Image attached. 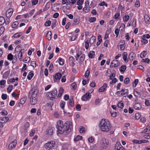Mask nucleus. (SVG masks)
Returning <instances> with one entry per match:
<instances>
[{"label": "nucleus", "instance_id": "nucleus-1", "mask_svg": "<svg viewBox=\"0 0 150 150\" xmlns=\"http://www.w3.org/2000/svg\"><path fill=\"white\" fill-rule=\"evenodd\" d=\"M56 127L57 129V134H68L70 130L72 129V123L69 121L66 122L63 125V122L62 120H59L57 122Z\"/></svg>", "mask_w": 150, "mask_h": 150}, {"label": "nucleus", "instance_id": "nucleus-2", "mask_svg": "<svg viewBox=\"0 0 150 150\" xmlns=\"http://www.w3.org/2000/svg\"><path fill=\"white\" fill-rule=\"evenodd\" d=\"M38 92V90L33 88L29 91L28 98L30 100V103L32 105H35L37 103V97Z\"/></svg>", "mask_w": 150, "mask_h": 150}, {"label": "nucleus", "instance_id": "nucleus-3", "mask_svg": "<svg viewBox=\"0 0 150 150\" xmlns=\"http://www.w3.org/2000/svg\"><path fill=\"white\" fill-rule=\"evenodd\" d=\"M100 125L101 130L104 132L108 131L111 128L110 122L105 119L101 120L100 122Z\"/></svg>", "mask_w": 150, "mask_h": 150}, {"label": "nucleus", "instance_id": "nucleus-4", "mask_svg": "<svg viewBox=\"0 0 150 150\" xmlns=\"http://www.w3.org/2000/svg\"><path fill=\"white\" fill-rule=\"evenodd\" d=\"M108 144V141L105 138H103L102 139V142H100V144L99 149L101 150H104L107 147Z\"/></svg>", "mask_w": 150, "mask_h": 150}, {"label": "nucleus", "instance_id": "nucleus-5", "mask_svg": "<svg viewBox=\"0 0 150 150\" xmlns=\"http://www.w3.org/2000/svg\"><path fill=\"white\" fill-rule=\"evenodd\" d=\"M55 145V142L54 141H51L45 143L44 145V147L47 149L50 150L54 147Z\"/></svg>", "mask_w": 150, "mask_h": 150}, {"label": "nucleus", "instance_id": "nucleus-6", "mask_svg": "<svg viewBox=\"0 0 150 150\" xmlns=\"http://www.w3.org/2000/svg\"><path fill=\"white\" fill-rule=\"evenodd\" d=\"M57 94V91L56 89H55L50 92L48 96L51 100H53L56 98Z\"/></svg>", "mask_w": 150, "mask_h": 150}, {"label": "nucleus", "instance_id": "nucleus-7", "mask_svg": "<svg viewBox=\"0 0 150 150\" xmlns=\"http://www.w3.org/2000/svg\"><path fill=\"white\" fill-rule=\"evenodd\" d=\"M17 143V141L15 139L12 141L9 144L8 146V148L10 150H11L13 148H15L16 147Z\"/></svg>", "mask_w": 150, "mask_h": 150}, {"label": "nucleus", "instance_id": "nucleus-8", "mask_svg": "<svg viewBox=\"0 0 150 150\" xmlns=\"http://www.w3.org/2000/svg\"><path fill=\"white\" fill-rule=\"evenodd\" d=\"M115 150H125L120 142H117L115 145Z\"/></svg>", "mask_w": 150, "mask_h": 150}, {"label": "nucleus", "instance_id": "nucleus-9", "mask_svg": "<svg viewBox=\"0 0 150 150\" xmlns=\"http://www.w3.org/2000/svg\"><path fill=\"white\" fill-rule=\"evenodd\" d=\"M62 76V74L60 73H57L54 75V81L57 82L59 81Z\"/></svg>", "mask_w": 150, "mask_h": 150}, {"label": "nucleus", "instance_id": "nucleus-10", "mask_svg": "<svg viewBox=\"0 0 150 150\" xmlns=\"http://www.w3.org/2000/svg\"><path fill=\"white\" fill-rule=\"evenodd\" d=\"M90 93H87L81 97V99L82 100L86 101L89 99L90 98Z\"/></svg>", "mask_w": 150, "mask_h": 150}, {"label": "nucleus", "instance_id": "nucleus-11", "mask_svg": "<svg viewBox=\"0 0 150 150\" xmlns=\"http://www.w3.org/2000/svg\"><path fill=\"white\" fill-rule=\"evenodd\" d=\"M13 10L12 8H9L6 11V15L7 17L9 18L12 15Z\"/></svg>", "mask_w": 150, "mask_h": 150}, {"label": "nucleus", "instance_id": "nucleus-12", "mask_svg": "<svg viewBox=\"0 0 150 150\" xmlns=\"http://www.w3.org/2000/svg\"><path fill=\"white\" fill-rule=\"evenodd\" d=\"M9 120L7 117H0V123H5Z\"/></svg>", "mask_w": 150, "mask_h": 150}, {"label": "nucleus", "instance_id": "nucleus-13", "mask_svg": "<svg viewBox=\"0 0 150 150\" xmlns=\"http://www.w3.org/2000/svg\"><path fill=\"white\" fill-rule=\"evenodd\" d=\"M120 63L118 60H113L111 63L110 65L112 67H117L119 65Z\"/></svg>", "mask_w": 150, "mask_h": 150}, {"label": "nucleus", "instance_id": "nucleus-14", "mask_svg": "<svg viewBox=\"0 0 150 150\" xmlns=\"http://www.w3.org/2000/svg\"><path fill=\"white\" fill-rule=\"evenodd\" d=\"M79 22L80 19L79 18H74L72 25L73 26L79 24Z\"/></svg>", "mask_w": 150, "mask_h": 150}, {"label": "nucleus", "instance_id": "nucleus-15", "mask_svg": "<svg viewBox=\"0 0 150 150\" xmlns=\"http://www.w3.org/2000/svg\"><path fill=\"white\" fill-rule=\"evenodd\" d=\"M53 133V128L52 127H49L47 130V134L50 135H52Z\"/></svg>", "mask_w": 150, "mask_h": 150}, {"label": "nucleus", "instance_id": "nucleus-16", "mask_svg": "<svg viewBox=\"0 0 150 150\" xmlns=\"http://www.w3.org/2000/svg\"><path fill=\"white\" fill-rule=\"evenodd\" d=\"M136 54L133 52H131L128 56V58L130 60H133L135 59Z\"/></svg>", "mask_w": 150, "mask_h": 150}, {"label": "nucleus", "instance_id": "nucleus-17", "mask_svg": "<svg viewBox=\"0 0 150 150\" xmlns=\"http://www.w3.org/2000/svg\"><path fill=\"white\" fill-rule=\"evenodd\" d=\"M107 86V84L106 83H104L103 85L99 89V92H102L104 91L105 90Z\"/></svg>", "mask_w": 150, "mask_h": 150}, {"label": "nucleus", "instance_id": "nucleus-18", "mask_svg": "<svg viewBox=\"0 0 150 150\" xmlns=\"http://www.w3.org/2000/svg\"><path fill=\"white\" fill-rule=\"evenodd\" d=\"M134 108L136 110H139L141 108L142 106L139 103H136L133 105Z\"/></svg>", "mask_w": 150, "mask_h": 150}, {"label": "nucleus", "instance_id": "nucleus-19", "mask_svg": "<svg viewBox=\"0 0 150 150\" xmlns=\"http://www.w3.org/2000/svg\"><path fill=\"white\" fill-rule=\"evenodd\" d=\"M69 105L71 107H73L74 106V103L73 100V96H70V99L69 100Z\"/></svg>", "mask_w": 150, "mask_h": 150}, {"label": "nucleus", "instance_id": "nucleus-20", "mask_svg": "<svg viewBox=\"0 0 150 150\" xmlns=\"http://www.w3.org/2000/svg\"><path fill=\"white\" fill-rule=\"evenodd\" d=\"M95 56V52L94 51H90L88 54V56L89 58L92 59Z\"/></svg>", "mask_w": 150, "mask_h": 150}, {"label": "nucleus", "instance_id": "nucleus-21", "mask_svg": "<svg viewBox=\"0 0 150 150\" xmlns=\"http://www.w3.org/2000/svg\"><path fill=\"white\" fill-rule=\"evenodd\" d=\"M47 38L48 40H50L52 38V32L50 31H49L46 35Z\"/></svg>", "mask_w": 150, "mask_h": 150}, {"label": "nucleus", "instance_id": "nucleus-22", "mask_svg": "<svg viewBox=\"0 0 150 150\" xmlns=\"http://www.w3.org/2000/svg\"><path fill=\"white\" fill-rule=\"evenodd\" d=\"M127 53L126 52H124L122 54L123 59L126 62H128V60L127 59Z\"/></svg>", "mask_w": 150, "mask_h": 150}, {"label": "nucleus", "instance_id": "nucleus-23", "mask_svg": "<svg viewBox=\"0 0 150 150\" xmlns=\"http://www.w3.org/2000/svg\"><path fill=\"white\" fill-rule=\"evenodd\" d=\"M23 34L22 32L17 33L14 34L13 37L15 38H17L20 37Z\"/></svg>", "mask_w": 150, "mask_h": 150}, {"label": "nucleus", "instance_id": "nucleus-24", "mask_svg": "<svg viewBox=\"0 0 150 150\" xmlns=\"http://www.w3.org/2000/svg\"><path fill=\"white\" fill-rule=\"evenodd\" d=\"M33 76L34 74L33 71H30L29 73L27 78L28 80H30L33 77Z\"/></svg>", "mask_w": 150, "mask_h": 150}, {"label": "nucleus", "instance_id": "nucleus-25", "mask_svg": "<svg viewBox=\"0 0 150 150\" xmlns=\"http://www.w3.org/2000/svg\"><path fill=\"white\" fill-rule=\"evenodd\" d=\"M69 59L70 62L72 64V66H74L75 65V63H74L75 59L74 58L71 56L69 57Z\"/></svg>", "mask_w": 150, "mask_h": 150}, {"label": "nucleus", "instance_id": "nucleus-26", "mask_svg": "<svg viewBox=\"0 0 150 150\" xmlns=\"http://www.w3.org/2000/svg\"><path fill=\"white\" fill-rule=\"evenodd\" d=\"M96 37L95 36H92L90 39L89 42L90 44H92L96 40Z\"/></svg>", "mask_w": 150, "mask_h": 150}, {"label": "nucleus", "instance_id": "nucleus-27", "mask_svg": "<svg viewBox=\"0 0 150 150\" xmlns=\"http://www.w3.org/2000/svg\"><path fill=\"white\" fill-rule=\"evenodd\" d=\"M63 92H64L63 88L62 87H61L59 89V94L58 96L59 97H61L62 96V93H63Z\"/></svg>", "mask_w": 150, "mask_h": 150}, {"label": "nucleus", "instance_id": "nucleus-28", "mask_svg": "<svg viewBox=\"0 0 150 150\" xmlns=\"http://www.w3.org/2000/svg\"><path fill=\"white\" fill-rule=\"evenodd\" d=\"M133 93L136 98H138L141 95L140 93L137 91H134Z\"/></svg>", "mask_w": 150, "mask_h": 150}, {"label": "nucleus", "instance_id": "nucleus-29", "mask_svg": "<svg viewBox=\"0 0 150 150\" xmlns=\"http://www.w3.org/2000/svg\"><path fill=\"white\" fill-rule=\"evenodd\" d=\"M9 74V71H7L5 72L4 74L3 77L4 78L6 79L8 76Z\"/></svg>", "mask_w": 150, "mask_h": 150}, {"label": "nucleus", "instance_id": "nucleus-30", "mask_svg": "<svg viewBox=\"0 0 150 150\" xmlns=\"http://www.w3.org/2000/svg\"><path fill=\"white\" fill-rule=\"evenodd\" d=\"M144 20L146 22L150 21V18L147 15H145L144 16Z\"/></svg>", "mask_w": 150, "mask_h": 150}, {"label": "nucleus", "instance_id": "nucleus-31", "mask_svg": "<svg viewBox=\"0 0 150 150\" xmlns=\"http://www.w3.org/2000/svg\"><path fill=\"white\" fill-rule=\"evenodd\" d=\"M5 21L4 18L2 16L0 17V25H2L3 24Z\"/></svg>", "mask_w": 150, "mask_h": 150}, {"label": "nucleus", "instance_id": "nucleus-32", "mask_svg": "<svg viewBox=\"0 0 150 150\" xmlns=\"http://www.w3.org/2000/svg\"><path fill=\"white\" fill-rule=\"evenodd\" d=\"M82 139V137L78 135L74 138V140L75 142H77L79 140H81Z\"/></svg>", "mask_w": 150, "mask_h": 150}, {"label": "nucleus", "instance_id": "nucleus-33", "mask_svg": "<svg viewBox=\"0 0 150 150\" xmlns=\"http://www.w3.org/2000/svg\"><path fill=\"white\" fill-rule=\"evenodd\" d=\"M65 104V102L63 101L61 102L60 103V105L61 108L62 110L64 109V106Z\"/></svg>", "mask_w": 150, "mask_h": 150}, {"label": "nucleus", "instance_id": "nucleus-34", "mask_svg": "<svg viewBox=\"0 0 150 150\" xmlns=\"http://www.w3.org/2000/svg\"><path fill=\"white\" fill-rule=\"evenodd\" d=\"M126 69V66L125 65H122L120 67V70L121 72H124Z\"/></svg>", "mask_w": 150, "mask_h": 150}, {"label": "nucleus", "instance_id": "nucleus-35", "mask_svg": "<svg viewBox=\"0 0 150 150\" xmlns=\"http://www.w3.org/2000/svg\"><path fill=\"white\" fill-rule=\"evenodd\" d=\"M146 52H147L146 51H144L141 53L140 55V57L141 58H142L146 57L147 54Z\"/></svg>", "mask_w": 150, "mask_h": 150}, {"label": "nucleus", "instance_id": "nucleus-36", "mask_svg": "<svg viewBox=\"0 0 150 150\" xmlns=\"http://www.w3.org/2000/svg\"><path fill=\"white\" fill-rule=\"evenodd\" d=\"M19 23L17 21H16L13 23L11 26L12 28H15L18 25Z\"/></svg>", "mask_w": 150, "mask_h": 150}, {"label": "nucleus", "instance_id": "nucleus-37", "mask_svg": "<svg viewBox=\"0 0 150 150\" xmlns=\"http://www.w3.org/2000/svg\"><path fill=\"white\" fill-rule=\"evenodd\" d=\"M129 19V16L128 15H125L123 18L124 21L127 22Z\"/></svg>", "mask_w": 150, "mask_h": 150}, {"label": "nucleus", "instance_id": "nucleus-38", "mask_svg": "<svg viewBox=\"0 0 150 150\" xmlns=\"http://www.w3.org/2000/svg\"><path fill=\"white\" fill-rule=\"evenodd\" d=\"M13 86L12 85H9L7 88V91L8 93H10L12 89Z\"/></svg>", "mask_w": 150, "mask_h": 150}, {"label": "nucleus", "instance_id": "nucleus-39", "mask_svg": "<svg viewBox=\"0 0 150 150\" xmlns=\"http://www.w3.org/2000/svg\"><path fill=\"white\" fill-rule=\"evenodd\" d=\"M85 47L86 50L88 49L89 47V41L88 40L85 41Z\"/></svg>", "mask_w": 150, "mask_h": 150}, {"label": "nucleus", "instance_id": "nucleus-40", "mask_svg": "<svg viewBox=\"0 0 150 150\" xmlns=\"http://www.w3.org/2000/svg\"><path fill=\"white\" fill-rule=\"evenodd\" d=\"M59 64L61 65H63L64 63V60L60 57L59 58Z\"/></svg>", "mask_w": 150, "mask_h": 150}, {"label": "nucleus", "instance_id": "nucleus-41", "mask_svg": "<svg viewBox=\"0 0 150 150\" xmlns=\"http://www.w3.org/2000/svg\"><path fill=\"white\" fill-rule=\"evenodd\" d=\"M141 41L143 43H143L146 44L148 42V40L143 37H142Z\"/></svg>", "mask_w": 150, "mask_h": 150}, {"label": "nucleus", "instance_id": "nucleus-42", "mask_svg": "<svg viewBox=\"0 0 150 150\" xmlns=\"http://www.w3.org/2000/svg\"><path fill=\"white\" fill-rule=\"evenodd\" d=\"M139 80L136 79H135L134 82L132 83L133 86L134 87H135L138 82Z\"/></svg>", "mask_w": 150, "mask_h": 150}, {"label": "nucleus", "instance_id": "nucleus-43", "mask_svg": "<svg viewBox=\"0 0 150 150\" xmlns=\"http://www.w3.org/2000/svg\"><path fill=\"white\" fill-rule=\"evenodd\" d=\"M26 98L25 97L22 98L20 100V103L21 104H24L25 102Z\"/></svg>", "mask_w": 150, "mask_h": 150}, {"label": "nucleus", "instance_id": "nucleus-44", "mask_svg": "<svg viewBox=\"0 0 150 150\" xmlns=\"http://www.w3.org/2000/svg\"><path fill=\"white\" fill-rule=\"evenodd\" d=\"M42 9L40 10L39 11H38L33 16V17L34 18L36 16L39 15L42 13Z\"/></svg>", "mask_w": 150, "mask_h": 150}, {"label": "nucleus", "instance_id": "nucleus-45", "mask_svg": "<svg viewBox=\"0 0 150 150\" xmlns=\"http://www.w3.org/2000/svg\"><path fill=\"white\" fill-rule=\"evenodd\" d=\"M96 18L94 17H91L89 21L90 23H93L96 20Z\"/></svg>", "mask_w": 150, "mask_h": 150}, {"label": "nucleus", "instance_id": "nucleus-46", "mask_svg": "<svg viewBox=\"0 0 150 150\" xmlns=\"http://www.w3.org/2000/svg\"><path fill=\"white\" fill-rule=\"evenodd\" d=\"M117 79L116 78H113L112 80V81L110 82V84H112L114 83H116L117 81Z\"/></svg>", "mask_w": 150, "mask_h": 150}, {"label": "nucleus", "instance_id": "nucleus-47", "mask_svg": "<svg viewBox=\"0 0 150 150\" xmlns=\"http://www.w3.org/2000/svg\"><path fill=\"white\" fill-rule=\"evenodd\" d=\"M51 24V21L50 20H48L46 21L44 24V25L46 26H49Z\"/></svg>", "mask_w": 150, "mask_h": 150}, {"label": "nucleus", "instance_id": "nucleus-48", "mask_svg": "<svg viewBox=\"0 0 150 150\" xmlns=\"http://www.w3.org/2000/svg\"><path fill=\"white\" fill-rule=\"evenodd\" d=\"M127 91V90L126 89H123L121 91H120L118 92L120 93H122L121 94L124 95L125 93H126Z\"/></svg>", "mask_w": 150, "mask_h": 150}, {"label": "nucleus", "instance_id": "nucleus-49", "mask_svg": "<svg viewBox=\"0 0 150 150\" xmlns=\"http://www.w3.org/2000/svg\"><path fill=\"white\" fill-rule=\"evenodd\" d=\"M1 114L3 115H6L8 114L7 112L4 110H3L1 112Z\"/></svg>", "mask_w": 150, "mask_h": 150}, {"label": "nucleus", "instance_id": "nucleus-50", "mask_svg": "<svg viewBox=\"0 0 150 150\" xmlns=\"http://www.w3.org/2000/svg\"><path fill=\"white\" fill-rule=\"evenodd\" d=\"M83 10L85 13H88L89 12L90 9L87 7H85L83 8Z\"/></svg>", "mask_w": 150, "mask_h": 150}, {"label": "nucleus", "instance_id": "nucleus-51", "mask_svg": "<svg viewBox=\"0 0 150 150\" xmlns=\"http://www.w3.org/2000/svg\"><path fill=\"white\" fill-rule=\"evenodd\" d=\"M117 106L119 108H122L124 107V104L122 103L119 102L117 104Z\"/></svg>", "mask_w": 150, "mask_h": 150}, {"label": "nucleus", "instance_id": "nucleus-52", "mask_svg": "<svg viewBox=\"0 0 150 150\" xmlns=\"http://www.w3.org/2000/svg\"><path fill=\"white\" fill-rule=\"evenodd\" d=\"M144 137L146 139H149L150 138V133H146L144 135Z\"/></svg>", "mask_w": 150, "mask_h": 150}, {"label": "nucleus", "instance_id": "nucleus-53", "mask_svg": "<svg viewBox=\"0 0 150 150\" xmlns=\"http://www.w3.org/2000/svg\"><path fill=\"white\" fill-rule=\"evenodd\" d=\"M120 14L119 13H116L114 15V17L115 19H117L120 18Z\"/></svg>", "mask_w": 150, "mask_h": 150}, {"label": "nucleus", "instance_id": "nucleus-54", "mask_svg": "<svg viewBox=\"0 0 150 150\" xmlns=\"http://www.w3.org/2000/svg\"><path fill=\"white\" fill-rule=\"evenodd\" d=\"M141 117V115L139 113H137L135 115V118L136 120L139 119Z\"/></svg>", "mask_w": 150, "mask_h": 150}, {"label": "nucleus", "instance_id": "nucleus-55", "mask_svg": "<svg viewBox=\"0 0 150 150\" xmlns=\"http://www.w3.org/2000/svg\"><path fill=\"white\" fill-rule=\"evenodd\" d=\"M13 55L11 53L8 54L7 56V59L9 60H12L13 59Z\"/></svg>", "mask_w": 150, "mask_h": 150}, {"label": "nucleus", "instance_id": "nucleus-56", "mask_svg": "<svg viewBox=\"0 0 150 150\" xmlns=\"http://www.w3.org/2000/svg\"><path fill=\"white\" fill-rule=\"evenodd\" d=\"M30 65L33 68H35L36 67V62L35 61L31 62L30 63Z\"/></svg>", "mask_w": 150, "mask_h": 150}, {"label": "nucleus", "instance_id": "nucleus-57", "mask_svg": "<svg viewBox=\"0 0 150 150\" xmlns=\"http://www.w3.org/2000/svg\"><path fill=\"white\" fill-rule=\"evenodd\" d=\"M129 81L130 80L129 78L128 77H127L125 79L124 81V83L125 84H127L129 83Z\"/></svg>", "mask_w": 150, "mask_h": 150}, {"label": "nucleus", "instance_id": "nucleus-58", "mask_svg": "<svg viewBox=\"0 0 150 150\" xmlns=\"http://www.w3.org/2000/svg\"><path fill=\"white\" fill-rule=\"evenodd\" d=\"M83 0H78L77 2V4L78 5H81L83 3Z\"/></svg>", "mask_w": 150, "mask_h": 150}, {"label": "nucleus", "instance_id": "nucleus-59", "mask_svg": "<svg viewBox=\"0 0 150 150\" xmlns=\"http://www.w3.org/2000/svg\"><path fill=\"white\" fill-rule=\"evenodd\" d=\"M85 55L84 54H83L81 55V57H80L79 60L80 62H83L85 59Z\"/></svg>", "mask_w": 150, "mask_h": 150}, {"label": "nucleus", "instance_id": "nucleus-60", "mask_svg": "<svg viewBox=\"0 0 150 150\" xmlns=\"http://www.w3.org/2000/svg\"><path fill=\"white\" fill-rule=\"evenodd\" d=\"M90 73V71L88 69L86 71L85 74V77L87 78L89 75Z\"/></svg>", "mask_w": 150, "mask_h": 150}, {"label": "nucleus", "instance_id": "nucleus-61", "mask_svg": "<svg viewBox=\"0 0 150 150\" xmlns=\"http://www.w3.org/2000/svg\"><path fill=\"white\" fill-rule=\"evenodd\" d=\"M77 37V35H73L71 38V40L72 41L75 40Z\"/></svg>", "mask_w": 150, "mask_h": 150}, {"label": "nucleus", "instance_id": "nucleus-62", "mask_svg": "<svg viewBox=\"0 0 150 150\" xmlns=\"http://www.w3.org/2000/svg\"><path fill=\"white\" fill-rule=\"evenodd\" d=\"M94 138L93 137H89L88 139V141L89 142H90V143H92L94 141Z\"/></svg>", "mask_w": 150, "mask_h": 150}, {"label": "nucleus", "instance_id": "nucleus-63", "mask_svg": "<svg viewBox=\"0 0 150 150\" xmlns=\"http://www.w3.org/2000/svg\"><path fill=\"white\" fill-rule=\"evenodd\" d=\"M24 51V49H21V51L19 52L18 55H20V57H22L23 56V52Z\"/></svg>", "mask_w": 150, "mask_h": 150}, {"label": "nucleus", "instance_id": "nucleus-64", "mask_svg": "<svg viewBox=\"0 0 150 150\" xmlns=\"http://www.w3.org/2000/svg\"><path fill=\"white\" fill-rule=\"evenodd\" d=\"M99 5L100 6H105L106 7H107L108 6L107 4L104 1H103L102 2L99 4Z\"/></svg>", "mask_w": 150, "mask_h": 150}]
</instances>
